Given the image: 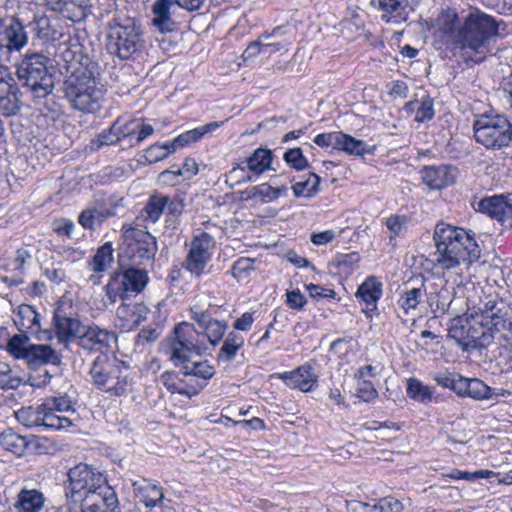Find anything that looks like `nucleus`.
<instances>
[{
	"label": "nucleus",
	"mask_w": 512,
	"mask_h": 512,
	"mask_svg": "<svg viewBox=\"0 0 512 512\" xmlns=\"http://www.w3.org/2000/svg\"><path fill=\"white\" fill-rule=\"evenodd\" d=\"M378 391L370 380H362L356 388V396L363 402L370 403L378 398Z\"/></svg>",
	"instance_id": "nucleus-60"
},
{
	"label": "nucleus",
	"mask_w": 512,
	"mask_h": 512,
	"mask_svg": "<svg viewBox=\"0 0 512 512\" xmlns=\"http://www.w3.org/2000/svg\"><path fill=\"white\" fill-rule=\"evenodd\" d=\"M123 123L120 119L116 120L108 131H104L100 134L99 140L103 145H111L122 140L127 139V137H122Z\"/></svg>",
	"instance_id": "nucleus-58"
},
{
	"label": "nucleus",
	"mask_w": 512,
	"mask_h": 512,
	"mask_svg": "<svg viewBox=\"0 0 512 512\" xmlns=\"http://www.w3.org/2000/svg\"><path fill=\"white\" fill-rule=\"evenodd\" d=\"M494 16L479 9L471 11L461 22L454 8L442 9L435 19L436 32L455 48L463 51L466 63H480L499 37L500 24Z\"/></svg>",
	"instance_id": "nucleus-1"
},
{
	"label": "nucleus",
	"mask_w": 512,
	"mask_h": 512,
	"mask_svg": "<svg viewBox=\"0 0 512 512\" xmlns=\"http://www.w3.org/2000/svg\"><path fill=\"white\" fill-rule=\"evenodd\" d=\"M27 43L28 34L18 17H12L7 26H4V19L0 17V52H19Z\"/></svg>",
	"instance_id": "nucleus-20"
},
{
	"label": "nucleus",
	"mask_w": 512,
	"mask_h": 512,
	"mask_svg": "<svg viewBox=\"0 0 512 512\" xmlns=\"http://www.w3.org/2000/svg\"><path fill=\"white\" fill-rule=\"evenodd\" d=\"M366 146L367 145L363 140L339 131L335 149L344 151L349 155L363 156L367 152Z\"/></svg>",
	"instance_id": "nucleus-39"
},
{
	"label": "nucleus",
	"mask_w": 512,
	"mask_h": 512,
	"mask_svg": "<svg viewBox=\"0 0 512 512\" xmlns=\"http://www.w3.org/2000/svg\"><path fill=\"white\" fill-rule=\"evenodd\" d=\"M172 362L175 366L181 365L197 395L209 384L216 373L214 365L207 359L192 360L186 356L185 359H175Z\"/></svg>",
	"instance_id": "nucleus-16"
},
{
	"label": "nucleus",
	"mask_w": 512,
	"mask_h": 512,
	"mask_svg": "<svg viewBox=\"0 0 512 512\" xmlns=\"http://www.w3.org/2000/svg\"><path fill=\"white\" fill-rule=\"evenodd\" d=\"M0 445L7 451L17 456L23 455L27 442L26 439L11 429L5 430L0 434Z\"/></svg>",
	"instance_id": "nucleus-40"
},
{
	"label": "nucleus",
	"mask_w": 512,
	"mask_h": 512,
	"mask_svg": "<svg viewBox=\"0 0 512 512\" xmlns=\"http://www.w3.org/2000/svg\"><path fill=\"white\" fill-rule=\"evenodd\" d=\"M320 184L321 177L314 172H309L306 179L294 183L291 189L296 198H312L318 194Z\"/></svg>",
	"instance_id": "nucleus-37"
},
{
	"label": "nucleus",
	"mask_w": 512,
	"mask_h": 512,
	"mask_svg": "<svg viewBox=\"0 0 512 512\" xmlns=\"http://www.w3.org/2000/svg\"><path fill=\"white\" fill-rule=\"evenodd\" d=\"M379 6L383 11L382 19L386 22L402 23L408 19L407 0H380Z\"/></svg>",
	"instance_id": "nucleus-32"
},
{
	"label": "nucleus",
	"mask_w": 512,
	"mask_h": 512,
	"mask_svg": "<svg viewBox=\"0 0 512 512\" xmlns=\"http://www.w3.org/2000/svg\"><path fill=\"white\" fill-rule=\"evenodd\" d=\"M285 295V303L292 310L301 311L307 304L306 297L299 289L288 290Z\"/></svg>",
	"instance_id": "nucleus-64"
},
{
	"label": "nucleus",
	"mask_w": 512,
	"mask_h": 512,
	"mask_svg": "<svg viewBox=\"0 0 512 512\" xmlns=\"http://www.w3.org/2000/svg\"><path fill=\"white\" fill-rule=\"evenodd\" d=\"M497 303L496 297H487V300L483 303V307H481L480 310L483 314L482 317L490 318L488 323L491 324L496 331H499L500 326H505V320L494 312Z\"/></svg>",
	"instance_id": "nucleus-54"
},
{
	"label": "nucleus",
	"mask_w": 512,
	"mask_h": 512,
	"mask_svg": "<svg viewBox=\"0 0 512 512\" xmlns=\"http://www.w3.org/2000/svg\"><path fill=\"white\" fill-rule=\"evenodd\" d=\"M177 367L179 368L178 371L166 370L161 373L159 381L170 394H178L191 399L197 393L190 380L187 379L181 365L179 364Z\"/></svg>",
	"instance_id": "nucleus-24"
},
{
	"label": "nucleus",
	"mask_w": 512,
	"mask_h": 512,
	"mask_svg": "<svg viewBox=\"0 0 512 512\" xmlns=\"http://www.w3.org/2000/svg\"><path fill=\"white\" fill-rule=\"evenodd\" d=\"M167 205H169L168 195L155 191L148 197L144 207L132 222L143 227L156 224L161 219Z\"/></svg>",
	"instance_id": "nucleus-23"
},
{
	"label": "nucleus",
	"mask_w": 512,
	"mask_h": 512,
	"mask_svg": "<svg viewBox=\"0 0 512 512\" xmlns=\"http://www.w3.org/2000/svg\"><path fill=\"white\" fill-rule=\"evenodd\" d=\"M25 355L24 360L33 369L45 365L57 366L61 363V355L49 344L28 345Z\"/></svg>",
	"instance_id": "nucleus-25"
},
{
	"label": "nucleus",
	"mask_w": 512,
	"mask_h": 512,
	"mask_svg": "<svg viewBox=\"0 0 512 512\" xmlns=\"http://www.w3.org/2000/svg\"><path fill=\"white\" fill-rule=\"evenodd\" d=\"M228 324L224 320H215L203 330V335L207 338L211 346H218L225 338Z\"/></svg>",
	"instance_id": "nucleus-50"
},
{
	"label": "nucleus",
	"mask_w": 512,
	"mask_h": 512,
	"mask_svg": "<svg viewBox=\"0 0 512 512\" xmlns=\"http://www.w3.org/2000/svg\"><path fill=\"white\" fill-rule=\"evenodd\" d=\"M273 159L274 154L272 150L264 147L256 148L243 162L246 166L242 169L246 168L251 173L247 177L248 180L257 179L266 171L272 170Z\"/></svg>",
	"instance_id": "nucleus-27"
},
{
	"label": "nucleus",
	"mask_w": 512,
	"mask_h": 512,
	"mask_svg": "<svg viewBox=\"0 0 512 512\" xmlns=\"http://www.w3.org/2000/svg\"><path fill=\"white\" fill-rule=\"evenodd\" d=\"M175 151L176 148L173 141H168L162 144L155 143L146 149L144 157L149 163H156L167 158Z\"/></svg>",
	"instance_id": "nucleus-47"
},
{
	"label": "nucleus",
	"mask_w": 512,
	"mask_h": 512,
	"mask_svg": "<svg viewBox=\"0 0 512 512\" xmlns=\"http://www.w3.org/2000/svg\"><path fill=\"white\" fill-rule=\"evenodd\" d=\"M245 338L236 331H230L221 341V347L216 354L218 364H227L232 362L240 350L244 348Z\"/></svg>",
	"instance_id": "nucleus-29"
},
{
	"label": "nucleus",
	"mask_w": 512,
	"mask_h": 512,
	"mask_svg": "<svg viewBox=\"0 0 512 512\" xmlns=\"http://www.w3.org/2000/svg\"><path fill=\"white\" fill-rule=\"evenodd\" d=\"M478 210L502 226L512 228V197L510 195L486 196L478 202Z\"/></svg>",
	"instance_id": "nucleus-17"
},
{
	"label": "nucleus",
	"mask_w": 512,
	"mask_h": 512,
	"mask_svg": "<svg viewBox=\"0 0 512 512\" xmlns=\"http://www.w3.org/2000/svg\"><path fill=\"white\" fill-rule=\"evenodd\" d=\"M15 326L22 333L40 337L42 332L41 317L34 306L21 304L13 319Z\"/></svg>",
	"instance_id": "nucleus-26"
},
{
	"label": "nucleus",
	"mask_w": 512,
	"mask_h": 512,
	"mask_svg": "<svg viewBox=\"0 0 512 512\" xmlns=\"http://www.w3.org/2000/svg\"><path fill=\"white\" fill-rule=\"evenodd\" d=\"M459 396L470 397L476 400L488 399L491 397V388L478 378H466L460 380Z\"/></svg>",
	"instance_id": "nucleus-33"
},
{
	"label": "nucleus",
	"mask_w": 512,
	"mask_h": 512,
	"mask_svg": "<svg viewBox=\"0 0 512 512\" xmlns=\"http://www.w3.org/2000/svg\"><path fill=\"white\" fill-rule=\"evenodd\" d=\"M172 0H156L152 5L154 18L153 25L161 32L166 31L165 25L170 20V8Z\"/></svg>",
	"instance_id": "nucleus-46"
},
{
	"label": "nucleus",
	"mask_w": 512,
	"mask_h": 512,
	"mask_svg": "<svg viewBox=\"0 0 512 512\" xmlns=\"http://www.w3.org/2000/svg\"><path fill=\"white\" fill-rule=\"evenodd\" d=\"M115 215L113 209L97 210L96 208L83 209L78 215V223L85 229L95 230L96 222L103 223L105 219Z\"/></svg>",
	"instance_id": "nucleus-38"
},
{
	"label": "nucleus",
	"mask_w": 512,
	"mask_h": 512,
	"mask_svg": "<svg viewBox=\"0 0 512 512\" xmlns=\"http://www.w3.org/2000/svg\"><path fill=\"white\" fill-rule=\"evenodd\" d=\"M434 104L433 100L426 96L417 105L415 121L418 123H424L434 118Z\"/></svg>",
	"instance_id": "nucleus-57"
},
{
	"label": "nucleus",
	"mask_w": 512,
	"mask_h": 512,
	"mask_svg": "<svg viewBox=\"0 0 512 512\" xmlns=\"http://www.w3.org/2000/svg\"><path fill=\"white\" fill-rule=\"evenodd\" d=\"M283 160L289 167L296 171L305 170L309 166L308 159L305 157L300 147L288 149L283 155Z\"/></svg>",
	"instance_id": "nucleus-53"
},
{
	"label": "nucleus",
	"mask_w": 512,
	"mask_h": 512,
	"mask_svg": "<svg viewBox=\"0 0 512 512\" xmlns=\"http://www.w3.org/2000/svg\"><path fill=\"white\" fill-rule=\"evenodd\" d=\"M41 411L42 425L46 429L67 430L74 426L70 418L59 415V412L55 410H46L44 407H41Z\"/></svg>",
	"instance_id": "nucleus-42"
},
{
	"label": "nucleus",
	"mask_w": 512,
	"mask_h": 512,
	"mask_svg": "<svg viewBox=\"0 0 512 512\" xmlns=\"http://www.w3.org/2000/svg\"><path fill=\"white\" fill-rule=\"evenodd\" d=\"M149 313L143 302L123 303L116 310V325L123 331H132L147 320Z\"/></svg>",
	"instance_id": "nucleus-22"
},
{
	"label": "nucleus",
	"mask_w": 512,
	"mask_h": 512,
	"mask_svg": "<svg viewBox=\"0 0 512 512\" xmlns=\"http://www.w3.org/2000/svg\"><path fill=\"white\" fill-rule=\"evenodd\" d=\"M407 396L420 403H430L433 398V392L429 386L417 378H410L406 388Z\"/></svg>",
	"instance_id": "nucleus-41"
},
{
	"label": "nucleus",
	"mask_w": 512,
	"mask_h": 512,
	"mask_svg": "<svg viewBox=\"0 0 512 512\" xmlns=\"http://www.w3.org/2000/svg\"><path fill=\"white\" fill-rule=\"evenodd\" d=\"M30 257V254L27 250L24 248H19L16 251L13 264L15 270L19 272L17 276L12 278L9 282V285L11 286H19L24 283L23 274H24V264L27 260V258Z\"/></svg>",
	"instance_id": "nucleus-56"
},
{
	"label": "nucleus",
	"mask_w": 512,
	"mask_h": 512,
	"mask_svg": "<svg viewBox=\"0 0 512 512\" xmlns=\"http://www.w3.org/2000/svg\"><path fill=\"white\" fill-rule=\"evenodd\" d=\"M122 137H127L131 144L137 145L154 133V128L149 123L138 119H131L123 123Z\"/></svg>",
	"instance_id": "nucleus-34"
},
{
	"label": "nucleus",
	"mask_w": 512,
	"mask_h": 512,
	"mask_svg": "<svg viewBox=\"0 0 512 512\" xmlns=\"http://www.w3.org/2000/svg\"><path fill=\"white\" fill-rule=\"evenodd\" d=\"M383 296V282L378 276L369 275L358 285L355 297L364 304L362 312L372 318L378 311V302Z\"/></svg>",
	"instance_id": "nucleus-18"
},
{
	"label": "nucleus",
	"mask_w": 512,
	"mask_h": 512,
	"mask_svg": "<svg viewBox=\"0 0 512 512\" xmlns=\"http://www.w3.org/2000/svg\"><path fill=\"white\" fill-rule=\"evenodd\" d=\"M473 135L486 149L500 150L512 142V124L505 115L483 113L474 120Z\"/></svg>",
	"instance_id": "nucleus-9"
},
{
	"label": "nucleus",
	"mask_w": 512,
	"mask_h": 512,
	"mask_svg": "<svg viewBox=\"0 0 512 512\" xmlns=\"http://www.w3.org/2000/svg\"><path fill=\"white\" fill-rule=\"evenodd\" d=\"M223 124L222 121H213L194 129L185 131L175 137L172 141L175 148H183L200 140L205 134L212 132Z\"/></svg>",
	"instance_id": "nucleus-35"
},
{
	"label": "nucleus",
	"mask_w": 512,
	"mask_h": 512,
	"mask_svg": "<svg viewBox=\"0 0 512 512\" xmlns=\"http://www.w3.org/2000/svg\"><path fill=\"white\" fill-rule=\"evenodd\" d=\"M315 365L316 360L312 359L290 371L273 373L270 379L281 380L291 390L310 393L319 386V375L315 371Z\"/></svg>",
	"instance_id": "nucleus-14"
},
{
	"label": "nucleus",
	"mask_w": 512,
	"mask_h": 512,
	"mask_svg": "<svg viewBox=\"0 0 512 512\" xmlns=\"http://www.w3.org/2000/svg\"><path fill=\"white\" fill-rule=\"evenodd\" d=\"M68 484L65 497L73 504L88 506L92 501H101L108 506L117 503L115 491L108 485L106 476L86 463H78L67 473Z\"/></svg>",
	"instance_id": "nucleus-4"
},
{
	"label": "nucleus",
	"mask_w": 512,
	"mask_h": 512,
	"mask_svg": "<svg viewBox=\"0 0 512 512\" xmlns=\"http://www.w3.org/2000/svg\"><path fill=\"white\" fill-rule=\"evenodd\" d=\"M214 244L213 236L199 229L193 234L189 244H186L188 250L181 263L182 268L196 279L206 275L209 272L208 264L213 257Z\"/></svg>",
	"instance_id": "nucleus-11"
},
{
	"label": "nucleus",
	"mask_w": 512,
	"mask_h": 512,
	"mask_svg": "<svg viewBox=\"0 0 512 512\" xmlns=\"http://www.w3.org/2000/svg\"><path fill=\"white\" fill-rule=\"evenodd\" d=\"M74 229L75 224L69 218H58L52 223V230L59 237H66L70 239Z\"/></svg>",
	"instance_id": "nucleus-62"
},
{
	"label": "nucleus",
	"mask_w": 512,
	"mask_h": 512,
	"mask_svg": "<svg viewBox=\"0 0 512 512\" xmlns=\"http://www.w3.org/2000/svg\"><path fill=\"white\" fill-rule=\"evenodd\" d=\"M120 261L132 266L152 263L158 251L156 237L135 222H124L121 226Z\"/></svg>",
	"instance_id": "nucleus-6"
},
{
	"label": "nucleus",
	"mask_w": 512,
	"mask_h": 512,
	"mask_svg": "<svg viewBox=\"0 0 512 512\" xmlns=\"http://www.w3.org/2000/svg\"><path fill=\"white\" fill-rule=\"evenodd\" d=\"M22 383V379L12 370L11 366L4 361H0V389H17Z\"/></svg>",
	"instance_id": "nucleus-51"
},
{
	"label": "nucleus",
	"mask_w": 512,
	"mask_h": 512,
	"mask_svg": "<svg viewBox=\"0 0 512 512\" xmlns=\"http://www.w3.org/2000/svg\"><path fill=\"white\" fill-rule=\"evenodd\" d=\"M28 340V334L20 332V334H16L9 338V340L6 343L5 349L15 359L24 360L26 356L25 354L28 351V346H26Z\"/></svg>",
	"instance_id": "nucleus-49"
},
{
	"label": "nucleus",
	"mask_w": 512,
	"mask_h": 512,
	"mask_svg": "<svg viewBox=\"0 0 512 512\" xmlns=\"http://www.w3.org/2000/svg\"><path fill=\"white\" fill-rule=\"evenodd\" d=\"M41 414V404L36 407H23L15 413L17 420L28 428L43 427Z\"/></svg>",
	"instance_id": "nucleus-45"
},
{
	"label": "nucleus",
	"mask_w": 512,
	"mask_h": 512,
	"mask_svg": "<svg viewBox=\"0 0 512 512\" xmlns=\"http://www.w3.org/2000/svg\"><path fill=\"white\" fill-rule=\"evenodd\" d=\"M200 337L201 333L192 323L183 321L176 324L168 337L170 360L185 359L188 353H201L205 350V343Z\"/></svg>",
	"instance_id": "nucleus-13"
},
{
	"label": "nucleus",
	"mask_w": 512,
	"mask_h": 512,
	"mask_svg": "<svg viewBox=\"0 0 512 512\" xmlns=\"http://www.w3.org/2000/svg\"><path fill=\"white\" fill-rule=\"evenodd\" d=\"M255 270V259L239 257L231 266L230 274L238 282L248 281Z\"/></svg>",
	"instance_id": "nucleus-44"
},
{
	"label": "nucleus",
	"mask_w": 512,
	"mask_h": 512,
	"mask_svg": "<svg viewBox=\"0 0 512 512\" xmlns=\"http://www.w3.org/2000/svg\"><path fill=\"white\" fill-rule=\"evenodd\" d=\"M44 503L45 497L40 490L23 488L17 495L14 507L17 512H40Z\"/></svg>",
	"instance_id": "nucleus-30"
},
{
	"label": "nucleus",
	"mask_w": 512,
	"mask_h": 512,
	"mask_svg": "<svg viewBox=\"0 0 512 512\" xmlns=\"http://www.w3.org/2000/svg\"><path fill=\"white\" fill-rule=\"evenodd\" d=\"M469 331L470 320L457 316L451 320L448 327V337L455 340L463 350H468L471 347V339H473V336H469Z\"/></svg>",
	"instance_id": "nucleus-31"
},
{
	"label": "nucleus",
	"mask_w": 512,
	"mask_h": 512,
	"mask_svg": "<svg viewBox=\"0 0 512 512\" xmlns=\"http://www.w3.org/2000/svg\"><path fill=\"white\" fill-rule=\"evenodd\" d=\"M115 340L116 334L113 331L93 324L84 327L77 337V344L90 353L99 352L100 355H104Z\"/></svg>",
	"instance_id": "nucleus-19"
},
{
	"label": "nucleus",
	"mask_w": 512,
	"mask_h": 512,
	"mask_svg": "<svg viewBox=\"0 0 512 512\" xmlns=\"http://www.w3.org/2000/svg\"><path fill=\"white\" fill-rule=\"evenodd\" d=\"M89 373L96 388L110 397L126 396L133 384L130 366L116 357L98 355Z\"/></svg>",
	"instance_id": "nucleus-7"
},
{
	"label": "nucleus",
	"mask_w": 512,
	"mask_h": 512,
	"mask_svg": "<svg viewBox=\"0 0 512 512\" xmlns=\"http://www.w3.org/2000/svg\"><path fill=\"white\" fill-rule=\"evenodd\" d=\"M114 261V248L112 242H105L99 246L88 261V265L95 273L105 272Z\"/></svg>",
	"instance_id": "nucleus-36"
},
{
	"label": "nucleus",
	"mask_w": 512,
	"mask_h": 512,
	"mask_svg": "<svg viewBox=\"0 0 512 512\" xmlns=\"http://www.w3.org/2000/svg\"><path fill=\"white\" fill-rule=\"evenodd\" d=\"M66 76L62 82L63 98L70 107L83 114L101 111L106 100L107 88L102 82L99 63L88 55L78 56L68 48L63 53Z\"/></svg>",
	"instance_id": "nucleus-2"
},
{
	"label": "nucleus",
	"mask_w": 512,
	"mask_h": 512,
	"mask_svg": "<svg viewBox=\"0 0 512 512\" xmlns=\"http://www.w3.org/2000/svg\"><path fill=\"white\" fill-rule=\"evenodd\" d=\"M80 326L73 302L63 297L58 299L53 305L52 316V327L58 343L67 346L77 339Z\"/></svg>",
	"instance_id": "nucleus-12"
},
{
	"label": "nucleus",
	"mask_w": 512,
	"mask_h": 512,
	"mask_svg": "<svg viewBox=\"0 0 512 512\" xmlns=\"http://www.w3.org/2000/svg\"><path fill=\"white\" fill-rule=\"evenodd\" d=\"M433 241L436 248L435 265L443 270H451L461 264L471 266L481 256L475 233L460 226L438 222Z\"/></svg>",
	"instance_id": "nucleus-3"
},
{
	"label": "nucleus",
	"mask_w": 512,
	"mask_h": 512,
	"mask_svg": "<svg viewBox=\"0 0 512 512\" xmlns=\"http://www.w3.org/2000/svg\"><path fill=\"white\" fill-rule=\"evenodd\" d=\"M51 67V59L47 55L28 50L18 65L17 75L37 97H45L54 88Z\"/></svg>",
	"instance_id": "nucleus-8"
},
{
	"label": "nucleus",
	"mask_w": 512,
	"mask_h": 512,
	"mask_svg": "<svg viewBox=\"0 0 512 512\" xmlns=\"http://www.w3.org/2000/svg\"><path fill=\"white\" fill-rule=\"evenodd\" d=\"M252 196L260 198L261 201L265 203L277 200V193L274 191V187L268 183H262L254 186L252 189Z\"/></svg>",
	"instance_id": "nucleus-63"
},
{
	"label": "nucleus",
	"mask_w": 512,
	"mask_h": 512,
	"mask_svg": "<svg viewBox=\"0 0 512 512\" xmlns=\"http://www.w3.org/2000/svg\"><path fill=\"white\" fill-rule=\"evenodd\" d=\"M128 266L122 272H114L105 285L106 296L112 303L118 299L124 300L130 293H142L149 283L145 266Z\"/></svg>",
	"instance_id": "nucleus-10"
},
{
	"label": "nucleus",
	"mask_w": 512,
	"mask_h": 512,
	"mask_svg": "<svg viewBox=\"0 0 512 512\" xmlns=\"http://www.w3.org/2000/svg\"><path fill=\"white\" fill-rule=\"evenodd\" d=\"M144 31L138 18L116 13L107 23L106 50L121 61L140 58L145 49Z\"/></svg>",
	"instance_id": "nucleus-5"
},
{
	"label": "nucleus",
	"mask_w": 512,
	"mask_h": 512,
	"mask_svg": "<svg viewBox=\"0 0 512 512\" xmlns=\"http://www.w3.org/2000/svg\"><path fill=\"white\" fill-rule=\"evenodd\" d=\"M409 217L406 215L392 214L385 220V225L390 232V240L400 236L409 223Z\"/></svg>",
	"instance_id": "nucleus-55"
},
{
	"label": "nucleus",
	"mask_w": 512,
	"mask_h": 512,
	"mask_svg": "<svg viewBox=\"0 0 512 512\" xmlns=\"http://www.w3.org/2000/svg\"><path fill=\"white\" fill-rule=\"evenodd\" d=\"M419 174L423 184L432 190L447 188L456 180V168L450 164L425 165Z\"/></svg>",
	"instance_id": "nucleus-21"
},
{
	"label": "nucleus",
	"mask_w": 512,
	"mask_h": 512,
	"mask_svg": "<svg viewBox=\"0 0 512 512\" xmlns=\"http://www.w3.org/2000/svg\"><path fill=\"white\" fill-rule=\"evenodd\" d=\"M493 331H496V329H494L488 322L483 323V320L477 321L475 319L470 321L469 336H473V339H471L470 348H476L483 345L482 339L487 334L490 335Z\"/></svg>",
	"instance_id": "nucleus-52"
},
{
	"label": "nucleus",
	"mask_w": 512,
	"mask_h": 512,
	"mask_svg": "<svg viewBox=\"0 0 512 512\" xmlns=\"http://www.w3.org/2000/svg\"><path fill=\"white\" fill-rule=\"evenodd\" d=\"M361 256L359 252L338 253L329 263L332 274L341 280H347L359 268Z\"/></svg>",
	"instance_id": "nucleus-28"
},
{
	"label": "nucleus",
	"mask_w": 512,
	"mask_h": 512,
	"mask_svg": "<svg viewBox=\"0 0 512 512\" xmlns=\"http://www.w3.org/2000/svg\"><path fill=\"white\" fill-rule=\"evenodd\" d=\"M463 376L459 373H451V372H445V373H439L435 376L436 383L443 387L448 388L452 391H454L457 395L459 394V385L460 380H462Z\"/></svg>",
	"instance_id": "nucleus-59"
},
{
	"label": "nucleus",
	"mask_w": 512,
	"mask_h": 512,
	"mask_svg": "<svg viewBox=\"0 0 512 512\" xmlns=\"http://www.w3.org/2000/svg\"><path fill=\"white\" fill-rule=\"evenodd\" d=\"M306 289L308 290L310 297L315 300L333 299L340 301V298L337 297V293L333 288L324 287L320 284L310 283L306 286Z\"/></svg>",
	"instance_id": "nucleus-61"
},
{
	"label": "nucleus",
	"mask_w": 512,
	"mask_h": 512,
	"mask_svg": "<svg viewBox=\"0 0 512 512\" xmlns=\"http://www.w3.org/2000/svg\"><path fill=\"white\" fill-rule=\"evenodd\" d=\"M41 407H44L46 410H55L59 413L68 411L74 412L72 401L65 393L45 397L41 403Z\"/></svg>",
	"instance_id": "nucleus-48"
},
{
	"label": "nucleus",
	"mask_w": 512,
	"mask_h": 512,
	"mask_svg": "<svg viewBox=\"0 0 512 512\" xmlns=\"http://www.w3.org/2000/svg\"><path fill=\"white\" fill-rule=\"evenodd\" d=\"M20 90L11 69L0 63V112L9 117L21 108Z\"/></svg>",
	"instance_id": "nucleus-15"
},
{
	"label": "nucleus",
	"mask_w": 512,
	"mask_h": 512,
	"mask_svg": "<svg viewBox=\"0 0 512 512\" xmlns=\"http://www.w3.org/2000/svg\"><path fill=\"white\" fill-rule=\"evenodd\" d=\"M425 294V290L422 287L419 288H411L405 290L398 299V305L401 309H403L404 313L407 315L411 310H415L418 305L421 303L422 298Z\"/></svg>",
	"instance_id": "nucleus-43"
}]
</instances>
